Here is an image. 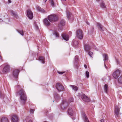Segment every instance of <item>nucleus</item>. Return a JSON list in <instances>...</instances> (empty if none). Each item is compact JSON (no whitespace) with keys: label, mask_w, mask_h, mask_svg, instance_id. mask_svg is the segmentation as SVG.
Wrapping results in <instances>:
<instances>
[{"label":"nucleus","mask_w":122,"mask_h":122,"mask_svg":"<svg viewBox=\"0 0 122 122\" xmlns=\"http://www.w3.org/2000/svg\"><path fill=\"white\" fill-rule=\"evenodd\" d=\"M19 93L21 102L23 104H25L27 99V97L25 91L23 89H21Z\"/></svg>","instance_id":"f257e3e1"},{"label":"nucleus","mask_w":122,"mask_h":122,"mask_svg":"<svg viewBox=\"0 0 122 122\" xmlns=\"http://www.w3.org/2000/svg\"><path fill=\"white\" fill-rule=\"evenodd\" d=\"M48 19L50 22L55 21L57 20V16L55 15H51L48 16Z\"/></svg>","instance_id":"f03ea898"},{"label":"nucleus","mask_w":122,"mask_h":122,"mask_svg":"<svg viewBox=\"0 0 122 122\" xmlns=\"http://www.w3.org/2000/svg\"><path fill=\"white\" fill-rule=\"evenodd\" d=\"M56 87L57 90L59 92L63 91H65V89L64 86L59 83H57L56 84Z\"/></svg>","instance_id":"7ed1b4c3"},{"label":"nucleus","mask_w":122,"mask_h":122,"mask_svg":"<svg viewBox=\"0 0 122 122\" xmlns=\"http://www.w3.org/2000/svg\"><path fill=\"white\" fill-rule=\"evenodd\" d=\"M76 35L77 37L80 39L83 38L82 32L81 30L78 29L76 31Z\"/></svg>","instance_id":"20e7f679"},{"label":"nucleus","mask_w":122,"mask_h":122,"mask_svg":"<svg viewBox=\"0 0 122 122\" xmlns=\"http://www.w3.org/2000/svg\"><path fill=\"white\" fill-rule=\"evenodd\" d=\"M10 67L9 65H7L5 66L3 69V73H7L10 71Z\"/></svg>","instance_id":"39448f33"},{"label":"nucleus","mask_w":122,"mask_h":122,"mask_svg":"<svg viewBox=\"0 0 122 122\" xmlns=\"http://www.w3.org/2000/svg\"><path fill=\"white\" fill-rule=\"evenodd\" d=\"M67 105V103L65 100H63L60 105L61 108L62 110L66 109Z\"/></svg>","instance_id":"423d86ee"},{"label":"nucleus","mask_w":122,"mask_h":122,"mask_svg":"<svg viewBox=\"0 0 122 122\" xmlns=\"http://www.w3.org/2000/svg\"><path fill=\"white\" fill-rule=\"evenodd\" d=\"M120 74V71L119 70H117L113 73V77L115 79H117L119 76Z\"/></svg>","instance_id":"0eeeda50"},{"label":"nucleus","mask_w":122,"mask_h":122,"mask_svg":"<svg viewBox=\"0 0 122 122\" xmlns=\"http://www.w3.org/2000/svg\"><path fill=\"white\" fill-rule=\"evenodd\" d=\"M81 96L82 99L84 101L88 102L90 101L89 98L84 94H82Z\"/></svg>","instance_id":"6e6552de"},{"label":"nucleus","mask_w":122,"mask_h":122,"mask_svg":"<svg viewBox=\"0 0 122 122\" xmlns=\"http://www.w3.org/2000/svg\"><path fill=\"white\" fill-rule=\"evenodd\" d=\"M27 16L30 19H32L33 17V13L30 10H28L27 11Z\"/></svg>","instance_id":"1a4fd4ad"},{"label":"nucleus","mask_w":122,"mask_h":122,"mask_svg":"<svg viewBox=\"0 0 122 122\" xmlns=\"http://www.w3.org/2000/svg\"><path fill=\"white\" fill-rule=\"evenodd\" d=\"M20 71L17 69L14 70L12 74L13 76L15 78H17L18 76Z\"/></svg>","instance_id":"9d476101"},{"label":"nucleus","mask_w":122,"mask_h":122,"mask_svg":"<svg viewBox=\"0 0 122 122\" xmlns=\"http://www.w3.org/2000/svg\"><path fill=\"white\" fill-rule=\"evenodd\" d=\"M120 111V108L119 107L116 106L115 107L114 113L115 116H116L117 117L119 115V112Z\"/></svg>","instance_id":"9b49d317"},{"label":"nucleus","mask_w":122,"mask_h":122,"mask_svg":"<svg viewBox=\"0 0 122 122\" xmlns=\"http://www.w3.org/2000/svg\"><path fill=\"white\" fill-rule=\"evenodd\" d=\"M18 118L17 115H14L12 117L11 121L12 122H18Z\"/></svg>","instance_id":"f8f14e48"},{"label":"nucleus","mask_w":122,"mask_h":122,"mask_svg":"<svg viewBox=\"0 0 122 122\" xmlns=\"http://www.w3.org/2000/svg\"><path fill=\"white\" fill-rule=\"evenodd\" d=\"M62 37L63 39L66 41H68L69 39V37L68 35L65 34H63L62 35Z\"/></svg>","instance_id":"ddd939ff"},{"label":"nucleus","mask_w":122,"mask_h":122,"mask_svg":"<svg viewBox=\"0 0 122 122\" xmlns=\"http://www.w3.org/2000/svg\"><path fill=\"white\" fill-rule=\"evenodd\" d=\"M10 12L12 15L16 19L18 18V17L17 14V13L16 12H15L11 10H10Z\"/></svg>","instance_id":"4468645a"},{"label":"nucleus","mask_w":122,"mask_h":122,"mask_svg":"<svg viewBox=\"0 0 122 122\" xmlns=\"http://www.w3.org/2000/svg\"><path fill=\"white\" fill-rule=\"evenodd\" d=\"M36 7L37 10L43 13L45 12V11L44 10L41 9L39 6L37 5L36 6Z\"/></svg>","instance_id":"2eb2a0df"},{"label":"nucleus","mask_w":122,"mask_h":122,"mask_svg":"<svg viewBox=\"0 0 122 122\" xmlns=\"http://www.w3.org/2000/svg\"><path fill=\"white\" fill-rule=\"evenodd\" d=\"M97 26L99 27L102 31H103L104 30H105V28H103V26L101 24L97 23Z\"/></svg>","instance_id":"dca6fc26"},{"label":"nucleus","mask_w":122,"mask_h":122,"mask_svg":"<svg viewBox=\"0 0 122 122\" xmlns=\"http://www.w3.org/2000/svg\"><path fill=\"white\" fill-rule=\"evenodd\" d=\"M44 23L45 25L46 26H49L50 24V22L46 19H44Z\"/></svg>","instance_id":"f3484780"},{"label":"nucleus","mask_w":122,"mask_h":122,"mask_svg":"<svg viewBox=\"0 0 122 122\" xmlns=\"http://www.w3.org/2000/svg\"><path fill=\"white\" fill-rule=\"evenodd\" d=\"M84 48L85 50L86 51H88L91 49V47L89 45L86 44L85 45Z\"/></svg>","instance_id":"a211bd4d"},{"label":"nucleus","mask_w":122,"mask_h":122,"mask_svg":"<svg viewBox=\"0 0 122 122\" xmlns=\"http://www.w3.org/2000/svg\"><path fill=\"white\" fill-rule=\"evenodd\" d=\"M39 60L41 61V62L43 63H45V58L42 56H40L39 57Z\"/></svg>","instance_id":"6ab92c4d"},{"label":"nucleus","mask_w":122,"mask_h":122,"mask_svg":"<svg viewBox=\"0 0 122 122\" xmlns=\"http://www.w3.org/2000/svg\"><path fill=\"white\" fill-rule=\"evenodd\" d=\"M68 112L70 115L71 116H72L73 115V112L71 108H69L68 109Z\"/></svg>","instance_id":"aec40b11"},{"label":"nucleus","mask_w":122,"mask_h":122,"mask_svg":"<svg viewBox=\"0 0 122 122\" xmlns=\"http://www.w3.org/2000/svg\"><path fill=\"white\" fill-rule=\"evenodd\" d=\"M1 122H9L8 119L6 117H3L1 120Z\"/></svg>","instance_id":"412c9836"},{"label":"nucleus","mask_w":122,"mask_h":122,"mask_svg":"<svg viewBox=\"0 0 122 122\" xmlns=\"http://www.w3.org/2000/svg\"><path fill=\"white\" fill-rule=\"evenodd\" d=\"M70 86L72 88V90L75 91H76L78 90L77 87L75 86L70 85Z\"/></svg>","instance_id":"4be33fe9"},{"label":"nucleus","mask_w":122,"mask_h":122,"mask_svg":"<svg viewBox=\"0 0 122 122\" xmlns=\"http://www.w3.org/2000/svg\"><path fill=\"white\" fill-rule=\"evenodd\" d=\"M100 6L102 8H105L106 7L104 3L103 2H102L101 3Z\"/></svg>","instance_id":"5701e85b"},{"label":"nucleus","mask_w":122,"mask_h":122,"mask_svg":"<svg viewBox=\"0 0 122 122\" xmlns=\"http://www.w3.org/2000/svg\"><path fill=\"white\" fill-rule=\"evenodd\" d=\"M29 118L28 117H26L24 120V122H32V120H28Z\"/></svg>","instance_id":"b1692460"},{"label":"nucleus","mask_w":122,"mask_h":122,"mask_svg":"<svg viewBox=\"0 0 122 122\" xmlns=\"http://www.w3.org/2000/svg\"><path fill=\"white\" fill-rule=\"evenodd\" d=\"M108 86L106 84H105L104 86V89L105 92L107 93L108 90Z\"/></svg>","instance_id":"393cba45"},{"label":"nucleus","mask_w":122,"mask_h":122,"mask_svg":"<svg viewBox=\"0 0 122 122\" xmlns=\"http://www.w3.org/2000/svg\"><path fill=\"white\" fill-rule=\"evenodd\" d=\"M103 56L104 59L103 60L104 61H105L107 60L108 59V57L107 55L106 54H104L103 55Z\"/></svg>","instance_id":"a878e982"},{"label":"nucleus","mask_w":122,"mask_h":122,"mask_svg":"<svg viewBox=\"0 0 122 122\" xmlns=\"http://www.w3.org/2000/svg\"><path fill=\"white\" fill-rule=\"evenodd\" d=\"M118 81L119 83L122 84V75H121L118 78Z\"/></svg>","instance_id":"bb28decb"},{"label":"nucleus","mask_w":122,"mask_h":122,"mask_svg":"<svg viewBox=\"0 0 122 122\" xmlns=\"http://www.w3.org/2000/svg\"><path fill=\"white\" fill-rule=\"evenodd\" d=\"M65 22L63 19H61V21L60 24L62 26H64L65 25Z\"/></svg>","instance_id":"cd10ccee"},{"label":"nucleus","mask_w":122,"mask_h":122,"mask_svg":"<svg viewBox=\"0 0 122 122\" xmlns=\"http://www.w3.org/2000/svg\"><path fill=\"white\" fill-rule=\"evenodd\" d=\"M84 121L85 122H89L86 116L85 115L84 116Z\"/></svg>","instance_id":"c85d7f7f"},{"label":"nucleus","mask_w":122,"mask_h":122,"mask_svg":"<svg viewBox=\"0 0 122 122\" xmlns=\"http://www.w3.org/2000/svg\"><path fill=\"white\" fill-rule=\"evenodd\" d=\"M49 1L52 6L54 7V4L53 0H50Z\"/></svg>","instance_id":"c756f323"},{"label":"nucleus","mask_w":122,"mask_h":122,"mask_svg":"<svg viewBox=\"0 0 122 122\" xmlns=\"http://www.w3.org/2000/svg\"><path fill=\"white\" fill-rule=\"evenodd\" d=\"M17 31L21 35L23 36L24 35L23 30H17Z\"/></svg>","instance_id":"7c9ffc66"},{"label":"nucleus","mask_w":122,"mask_h":122,"mask_svg":"<svg viewBox=\"0 0 122 122\" xmlns=\"http://www.w3.org/2000/svg\"><path fill=\"white\" fill-rule=\"evenodd\" d=\"M53 35H54L56 37H59V34L56 32H55L53 34Z\"/></svg>","instance_id":"2f4dec72"},{"label":"nucleus","mask_w":122,"mask_h":122,"mask_svg":"<svg viewBox=\"0 0 122 122\" xmlns=\"http://www.w3.org/2000/svg\"><path fill=\"white\" fill-rule=\"evenodd\" d=\"M67 18L68 19H69L71 16V15L70 13H67Z\"/></svg>","instance_id":"473e14b6"},{"label":"nucleus","mask_w":122,"mask_h":122,"mask_svg":"<svg viewBox=\"0 0 122 122\" xmlns=\"http://www.w3.org/2000/svg\"><path fill=\"white\" fill-rule=\"evenodd\" d=\"M89 55L92 57L93 58V53L91 51H89L88 52Z\"/></svg>","instance_id":"72a5a7b5"},{"label":"nucleus","mask_w":122,"mask_h":122,"mask_svg":"<svg viewBox=\"0 0 122 122\" xmlns=\"http://www.w3.org/2000/svg\"><path fill=\"white\" fill-rule=\"evenodd\" d=\"M89 72L88 71H86V72L85 75L86 77L87 78H88L89 77Z\"/></svg>","instance_id":"f704fd0d"},{"label":"nucleus","mask_w":122,"mask_h":122,"mask_svg":"<svg viewBox=\"0 0 122 122\" xmlns=\"http://www.w3.org/2000/svg\"><path fill=\"white\" fill-rule=\"evenodd\" d=\"M34 111H35L34 109H31L30 110V113H33Z\"/></svg>","instance_id":"c9c22d12"},{"label":"nucleus","mask_w":122,"mask_h":122,"mask_svg":"<svg viewBox=\"0 0 122 122\" xmlns=\"http://www.w3.org/2000/svg\"><path fill=\"white\" fill-rule=\"evenodd\" d=\"M73 99L72 97H71L69 99V101L70 102H72L73 101Z\"/></svg>","instance_id":"e433bc0d"},{"label":"nucleus","mask_w":122,"mask_h":122,"mask_svg":"<svg viewBox=\"0 0 122 122\" xmlns=\"http://www.w3.org/2000/svg\"><path fill=\"white\" fill-rule=\"evenodd\" d=\"M57 72L59 74H63V73H64L65 72H60V71H58Z\"/></svg>","instance_id":"4c0bfd02"},{"label":"nucleus","mask_w":122,"mask_h":122,"mask_svg":"<svg viewBox=\"0 0 122 122\" xmlns=\"http://www.w3.org/2000/svg\"><path fill=\"white\" fill-rule=\"evenodd\" d=\"M78 56H76L75 57V60L76 61L78 60Z\"/></svg>","instance_id":"58836bf2"},{"label":"nucleus","mask_w":122,"mask_h":122,"mask_svg":"<svg viewBox=\"0 0 122 122\" xmlns=\"http://www.w3.org/2000/svg\"><path fill=\"white\" fill-rule=\"evenodd\" d=\"M116 61L117 64H119V62L117 59H116Z\"/></svg>","instance_id":"ea45409f"},{"label":"nucleus","mask_w":122,"mask_h":122,"mask_svg":"<svg viewBox=\"0 0 122 122\" xmlns=\"http://www.w3.org/2000/svg\"><path fill=\"white\" fill-rule=\"evenodd\" d=\"M74 43H76L77 44H78V43L77 42V41H74Z\"/></svg>","instance_id":"a19ab883"},{"label":"nucleus","mask_w":122,"mask_h":122,"mask_svg":"<svg viewBox=\"0 0 122 122\" xmlns=\"http://www.w3.org/2000/svg\"><path fill=\"white\" fill-rule=\"evenodd\" d=\"M84 67L85 68H87V66L86 65H84Z\"/></svg>","instance_id":"79ce46f5"},{"label":"nucleus","mask_w":122,"mask_h":122,"mask_svg":"<svg viewBox=\"0 0 122 122\" xmlns=\"http://www.w3.org/2000/svg\"><path fill=\"white\" fill-rule=\"evenodd\" d=\"M101 122H104V120L103 119H102L101 120Z\"/></svg>","instance_id":"37998d69"},{"label":"nucleus","mask_w":122,"mask_h":122,"mask_svg":"<svg viewBox=\"0 0 122 122\" xmlns=\"http://www.w3.org/2000/svg\"><path fill=\"white\" fill-rule=\"evenodd\" d=\"M8 2L9 3H11V0H8Z\"/></svg>","instance_id":"c03bdc74"},{"label":"nucleus","mask_w":122,"mask_h":122,"mask_svg":"<svg viewBox=\"0 0 122 122\" xmlns=\"http://www.w3.org/2000/svg\"><path fill=\"white\" fill-rule=\"evenodd\" d=\"M104 66L106 68H107V67L105 64H104Z\"/></svg>","instance_id":"a18cd8bd"},{"label":"nucleus","mask_w":122,"mask_h":122,"mask_svg":"<svg viewBox=\"0 0 122 122\" xmlns=\"http://www.w3.org/2000/svg\"><path fill=\"white\" fill-rule=\"evenodd\" d=\"M47 0H44V2L45 3L46 2V1H47Z\"/></svg>","instance_id":"49530a36"},{"label":"nucleus","mask_w":122,"mask_h":122,"mask_svg":"<svg viewBox=\"0 0 122 122\" xmlns=\"http://www.w3.org/2000/svg\"><path fill=\"white\" fill-rule=\"evenodd\" d=\"M86 23H87V25H89V23H88V22H87Z\"/></svg>","instance_id":"de8ad7c7"},{"label":"nucleus","mask_w":122,"mask_h":122,"mask_svg":"<svg viewBox=\"0 0 122 122\" xmlns=\"http://www.w3.org/2000/svg\"><path fill=\"white\" fill-rule=\"evenodd\" d=\"M17 87H18V88H19L20 87V86L19 85L18 86H17Z\"/></svg>","instance_id":"09e8293b"},{"label":"nucleus","mask_w":122,"mask_h":122,"mask_svg":"<svg viewBox=\"0 0 122 122\" xmlns=\"http://www.w3.org/2000/svg\"><path fill=\"white\" fill-rule=\"evenodd\" d=\"M69 33H70L71 34V32L70 31V32H69Z\"/></svg>","instance_id":"8fccbe9b"},{"label":"nucleus","mask_w":122,"mask_h":122,"mask_svg":"<svg viewBox=\"0 0 122 122\" xmlns=\"http://www.w3.org/2000/svg\"><path fill=\"white\" fill-rule=\"evenodd\" d=\"M64 0V1H66V0Z\"/></svg>","instance_id":"3c124183"}]
</instances>
